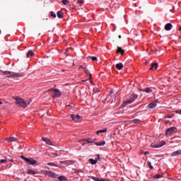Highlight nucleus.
<instances>
[{
    "label": "nucleus",
    "instance_id": "4c0bfd02",
    "mask_svg": "<svg viewBox=\"0 0 181 181\" xmlns=\"http://www.w3.org/2000/svg\"><path fill=\"white\" fill-rule=\"evenodd\" d=\"M83 71H85V73H86V74H88V69L86 67L83 68Z\"/></svg>",
    "mask_w": 181,
    "mask_h": 181
},
{
    "label": "nucleus",
    "instance_id": "09e8293b",
    "mask_svg": "<svg viewBox=\"0 0 181 181\" xmlns=\"http://www.w3.org/2000/svg\"><path fill=\"white\" fill-rule=\"evenodd\" d=\"M148 153H149V152H148V151H147V152H145V153H144V155H147Z\"/></svg>",
    "mask_w": 181,
    "mask_h": 181
},
{
    "label": "nucleus",
    "instance_id": "f03ea898",
    "mask_svg": "<svg viewBox=\"0 0 181 181\" xmlns=\"http://www.w3.org/2000/svg\"><path fill=\"white\" fill-rule=\"evenodd\" d=\"M136 98H138V95L133 93L132 94L130 95V99H129L123 103V104H122L123 107H126V105H128V104H132V103H134V101H135Z\"/></svg>",
    "mask_w": 181,
    "mask_h": 181
},
{
    "label": "nucleus",
    "instance_id": "8fccbe9b",
    "mask_svg": "<svg viewBox=\"0 0 181 181\" xmlns=\"http://www.w3.org/2000/svg\"><path fill=\"white\" fill-rule=\"evenodd\" d=\"M60 163H66V161H61Z\"/></svg>",
    "mask_w": 181,
    "mask_h": 181
},
{
    "label": "nucleus",
    "instance_id": "49530a36",
    "mask_svg": "<svg viewBox=\"0 0 181 181\" xmlns=\"http://www.w3.org/2000/svg\"><path fill=\"white\" fill-rule=\"evenodd\" d=\"M92 75L91 74H89V80H91Z\"/></svg>",
    "mask_w": 181,
    "mask_h": 181
},
{
    "label": "nucleus",
    "instance_id": "e433bc0d",
    "mask_svg": "<svg viewBox=\"0 0 181 181\" xmlns=\"http://www.w3.org/2000/svg\"><path fill=\"white\" fill-rule=\"evenodd\" d=\"M99 159H100V155L98 154L96 156V158H95V160H96V162H98Z\"/></svg>",
    "mask_w": 181,
    "mask_h": 181
},
{
    "label": "nucleus",
    "instance_id": "ddd939ff",
    "mask_svg": "<svg viewBox=\"0 0 181 181\" xmlns=\"http://www.w3.org/2000/svg\"><path fill=\"white\" fill-rule=\"evenodd\" d=\"M83 141H85L86 142H87V144H94V142H95V141H97L96 139H84L83 140Z\"/></svg>",
    "mask_w": 181,
    "mask_h": 181
},
{
    "label": "nucleus",
    "instance_id": "9b49d317",
    "mask_svg": "<svg viewBox=\"0 0 181 181\" xmlns=\"http://www.w3.org/2000/svg\"><path fill=\"white\" fill-rule=\"evenodd\" d=\"M6 141L7 142H16V141H18V138H16V137H10V138L6 139Z\"/></svg>",
    "mask_w": 181,
    "mask_h": 181
},
{
    "label": "nucleus",
    "instance_id": "f8f14e48",
    "mask_svg": "<svg viewBox=\"0 0 181 181\" xmlns=\"http://www.w3.org/2000/svg\"><path fill=\"white\" fill-rule=\"evenodd\" d=\"M164 145H166V141H161V144H160L159 146L151 144V146L152 148H161V146H163Z\"/></svg>",
    "mask_w": 181,
    "mask_h": 181
},
{
    "label": "nucleus",
    "instance_id": "864d4df0",
    "mask_svg": "<svg viewBox=\"0 0 181 181\" xmlns=\"http://www.w3.org/2000/svg\"><path fill=\"white\" fill-rule=\"evenodd\" d=\"M119 39H121V35H119Z\"/></svg>",
    "mask_w": 181,
    "mask_h": 181
},
{
    "label": "nucleus",
    "instance_id": "39448f33",
    "mask_svg": "<svg viewBox=\"0 0 181 181\" xmlns=\"http://www.w3.org/2000/svg\"><path fill=\"white\" fill-rule=\"evenodd\" d=\"M21 159H23V160H25V162H26L27 163H28V165H36V163H37V161L36 160H34L32 158H26L23 156H21Z\"/></svg>",
    "mask_w": 181,
    "mask_h": 181
},
{
    "label": "nucleus",
    "instance_id": "3c124183",
    "mask_svg": "<svg viewBox=\"0 0 181 181\" xmlns=\"http://www.w3.org/2000/svg\"><path fill=\"white\" fill-rule=\"evenodd\" d=\"M178 30L181 32V26L178 28Z\"/></svg>",
    "mask_w": 181,
    "mask_h": 181
},
{
    "label": "nucleus",
    "instance_id": "a18cd8bd",
    "mask_svg": "<svg viewBox=\"0 0 181 181\" xmlns=\"http://www.w3.org/2000/svg\"><path fill=\"white\" fill-rule=\"evenodd\" d=\"M110 97H111V95H110V93L107 95V99L110 98Z\"/></svg>",
    "mask_w": 181,
    "mask_h": 181
},
{
    "label": "nucleus",
    "instance_id": "79ce46f5",
    "mask_svg": "<svg viewBox=\"0 0 181 181\" xmlns=\"http://www.w3.org/2000/svg\"><path fill=\"white\" fill-rule=\"evenodd\" d=\"M113 93H114V89H110L109 94L111 95V94H113Z\"/></svg>",
    "mask_w": 181,
    "mask_h": 181
},
{
    "label": "nucleus",
    "instance_id": "5701e85b",
    "mask_svg": "<svg viewBox=\"0 0 181 181\" xmlns=\"http://www.w3.org/2000/svg\"><path fill=\"white\" fill-rule=\"evenodd\" d=\"M27 173H28V175H37V173H36L33 170H28Z\"/></svg>",
    "mask_w": 181,
    "mask_h": 181
},
{
    "label": "nucleus",
    "instance_id": "1a4fd4ad",
    "mask_svg": "<svg viewBox=\"0 0 181 181\" xmlns=\"http://www.w3.org/2000/svg\"><path fill=\"white\" fill-rule=\"evenodd\" d=\"M172 28H173V25L170 23H168L165 25V30L167 31L172 30Z\"/></svg>",
    "mask_w": 181,
    "mask_h": 181
},
{
    "label": "nucleus",
    "instance_id": "cd10ccee",
    "mask_svg": "<svg viewBox=\"0 0 181 181\" xmlns=\"http://www.w3.org/2000/svg\"><path fill=\"white\" fill-rule=\"evenodd\" d=\"M47 165L49 166H56L57 168H59V165H57L56 164H54V163H48Z\"/></svg>",
    "mask_w": 181,
    "mask_h": 181
},
{
    "label": "nucleus",
    "instance_id": "9d476101",
    "mask_svg": "<svg viewBox=\"0 0 181 181\" xmlns=\"http://www.w3.org/2000/svg\"><path fill=\"white\" fill-rule=\"evenodd\" d=\"M141 91L143 93H146L147 94H149L152 93L153 90L151 88H146L144 89H141Z\"/></svg>",
    "mask_w": 181,
    "mask_h": 181
},
{
    "label": "nucleus",
    "instance_id": "b1692460",
    "mask_svg": "<svg viewBox=\"0 0 181 181\" xmlns=\"http://www.w3.org/2000/svg\"><path fill=\"white\" fill-rule=\"evenodd\" d=\"M89 162L91 163V165H96L97 164V160L90 158L89 159Z\"/></svg>",
    "mask_w": 181,
    "mask_h": 181
},
{
    "label": "nucleus",
    "instance_id": "7c9ffc66",
    "mask_svg": "<svg viewBox=\"0 0 181 181\" xmlns=\"http://www.w3.org/2000/svg\"><path fill=\"white\" fill-rule=\"evenodd\" d=\"M7 162L6 159L0 160V165H2V163H6Z\"/></svg>",
    "mask_w": 181,
    "mask_h": 181
},
{
    "label": "nucleus",
    "instance_id": "c756f323",
    "mask_svg": "<svg viewBox=\"0 0 181 181\" xmlns=\"http://www.w3.org/2000/svg\"><path fill=\"white\" fill-rule=\"evenodd\" d=\"M63 5H69V0H62Z\"/></svg>",
    "mask_w": 181,
    "mask_h": 181
},
{
    "label": "nucleus",
    "instance_id": "dca6fc26",
    "mask_svg": "<svg viewBox=\"0 0 181 181\" xmlns=\"http://www.w3.org/2000/svg\"><path fill=\"white\" fill-rule=\"evenodd\" d=\"M148 108H156V102H152L148 105Z\"/></svg>",
    "mask_w": 181,
    "mask_h": 181
},
{
    "label": "nucleus",
    "instance_id": "bb28decb",
    "mask_svg": "<svg viewBox=\"0 0 181 181\" xmlns=\"http://www.w3.org/2000/svg\"><path fill=\"white\" fill-rule=\"evenodd\" d=\"M80 118H81V117H80V115H77L75 116V119H74V121H75L76 122H78V119H80Z\"/></svg>",
    "mask_w": 181,
    "mask_h": 181
},
{
    "label": "nucleus",
    "instance_id": "a878e982",
    "mask_svg": "<svg viewBox=\"0 0 181 181\" xmlns=\"http://www.w3.org/2000/svg\"><path fill=\"white\" fill-rule=\"evenodd\" d=\"M58 179H59V181H66V180H67V178H66V177H64L63 175L59 176Z\"/></svg>",
    "mask_w": 181,
    "mask_h": 181
},
{
    "label": "nucleus",
    "instance_id": "4be33fe9",
    "mask_svg": "<svg viewBox=\"0 0 181 181\" xmlns=\"http://www.w3.org/2000/svg\"><path fill=\"white\" fill-rule=\"evenodd\" d=\"M95 145L97 146H104V145H105V141L96 142L95 143Z\"/></svg>",
    "mask_w": 181,
    "mask_h": 181
},
{
    "label": "nucleus",
    "instance_id": "0eeeda50",
    "mask_svg": "<svg viewBox=\"0 0 181 181\" xmlns=\"http://www.w3.org/2000/svg\"><path fill=\"white\" fill-rule=\"evenodd\" d=\"M91 179L95 181H111L107 178H99V177H94V176H92Z\"/></svg>",
    "mask_w": 181,
    "mask_h": 181
},
{
    "label": "nucleus",
    "instance_id": "5fc2aeb1",
    "mask_svg": "<svg viewBox=\"0 0 181 181\" xmlns=\"http://www.w3.org/2000/svg\"><path fill=\"white\" fill-rule=\"evenodd\" d=\"M2 105V102L0 101V105Z\"/></svg>",
    "mask_w": 181,
    "mask_h": 181
},
{
    "label": "nucleus",
    "instance_id": "f704fd0d",
    "mask_svg": "<svg viewBox=\"0 0 181 181\" xmlns=\"http://www.w3.org/2000/svg\"><path fill=\"white\" fill-rule=\"evenodd\" d=\"M51 155L53 156V158H56V157L59 156V155L57 154V153H51Z\"/></svg>",
    "mask_w": 181,
    "mask_h": 181
},
{
    "label": "nucleus",
    "instance_id": "a211bd4d",
    "mask_svg": "<svg viewBox=\"0 0 181 181\" xmlns=\"http://www.w3.org/2000/svg\"><path fill=\"white\" fill-rule=\"evenodd\" d=\"M117 53H120V54H124V53H125V50L122 49L121 47H118Z\"/></svg>",
    "mask_w": 181,
    "mask_h": 181
},
{
    "label": "nucleus",
    "instance_id": "2f4dec72",
    "mask_svg": "<svg viewBox=\"0 0 181 181\" xmlns=\"http://www.w3.org/2000/svg\"><path fill=\"white\" fill-rule=\"evenodd\" d=\"M141 120H139V119H135L134 120L132 121V122H134V124H138V122H139Z\"/></svg>",
    "mask_w": 181,
    "mask_h": 181
},
{
    "label": "nucleus",
    "instance_id": "aec40b11",
    "mask_svg": "<svg viewBox=\"0 0 181 181\" xmlns=\"http://www.w3.org/2000/svg\"><path fill=\"white\" fill-rule=\"evenodd\" d=\"M35 55V52H33V51L30 50L28 51V52L27 53V59H29V57H31L32 56Z\"/></svg>",
    "mask_w": 181,
    "mask_h": 181
},
{
    "label": "nucleus",
    "instance_id": "7ed1b4c3",
    "mask_svg": "<svg viewBox=\"0 0 181 181\" xmlns=\"http://www.w3.org/2000/svg\"><path fill=\"white\" fill-rule=\"evenodd\" d=\"M3 74L5 76H7V77H14V78L15 77H17V78L23 77V74H18V73L13 74V72L9 71H5L3 72Z\"/></svg>",
    "mask_w": 181,
    "mask_h": 181
},
{
    "label": "nucleus",
    "instance_id": "412c9836",
    "mask_svg": "<svg viewBox=\"0 0 181 181\" xmlns=\"http://www.w3.org/2000/svg\"><path fill=\"white\" fill-rule=\"evenodd\" d=\"M153 69H155V70L158 69V63H153L151 64V66L150 67V70H153Z\"/></svg>",
    "mask_w": 181,
    "mask_h": 181
},
{
    "label": "nucleus",
    "instance_id": "4468645a",
    "mask_svg": "<svg viewBox=\"0 0 181 181\" xmlns=\"http://www.w3.org/2000/svg\"><path fill=\"white\" fill-rule=\"evenodd\" d=\"M42 141H44V142H46V144H47V145H53L52 144V140H50L47 138L42 137Z\"/></svg>",
    "mask_w": 181,
    "mask_h": 181
},
{
    "label": "nucleus",
    "instance_id": "c85d7f7f",
    "mask_svg": "<svg viewBox=\"0 0 181 181\" xmlns=\"http://www.w3.org/2000/svg\"><path fill=\"white\" fill-rule=\"evenodd\" d=\"M148 168H150V169H153V166H152V163H151V161H148Z\"/></svg>",
    "mask_w": 181,
    "mask_h": 181
},
{
    "label": "nucleus",
    "instance_id": "de8ad7c7",
    "mask_svg": "<svg viewBox=\"0 0 181 181\" xmlns=\"http://www.w3.org/2000/svg\"><path fill=\"white\" fill-rule=\"evenodd\" d=\"M67 107H69V108H71V105H68Z\"/></svg>",
    "mask_w": 181,
    "mask_h": 181
},
{
    "label": "nucleus",
    "instance_id": "6e6552de",
    "mask_svg": "<svg viewBox=\"0 0 181 181\" xmlns=\"http://www.w3.org/2000/svg\"><path fill=\"white\" fill-rule=\"evenodd\" d=\"M46 175H47V176H49V177H57V174L52 171H47Z\"/></svg>",
    "mask_w": 181,
    "mask_h": 181
},
{
    "label": "nucleus",
    "instance_id": "f3484780",
    "mask_svg": "<svg viewBox=\"0 0 181 181\" xmlns=\"http://www.w3.org/2000/svg\"><path fill=\"white\" fill-rule=\"evenodd\" d=\"M116 69H117V70H122V69H124V65L122 64V63L117 64Z\"/></svg>",
    "mask_w": 181,
    "mask_h": 181
},
{
    "label": "nucleus",
    "instance_id": "f257e3e1",
    "mask_svg": "<svg viewBox=\"0 0 181 181\" xmlns=\"http://www.w3.org/2000/svg\"><path fill=\"white\" fill-rule=\"evenodd\" d=\"M14 100H16V105L21 107V108H26V107H28L26 102H25V100H23V99H22L21 97L16 96L14 98Z\"/></svg>",
    "mask_w": 181,
    "mask_h": 181
},
{
    "label": "nucleus",
    "instance_id": "393cba45",
    "mask_svg": "<svg viewBox=\"0 0 181 181\" xmlns=\"http://www.w3.org/2000/svg\"><path fill=\"white\" fill-rule=\"evenodd\" d=\"M103 132H107V129H103L102 130H99L96 132L97 135H99L100 134H103Z\"/></svg>",
    "mask_w": 181,
    "mask_h": 181
},
{
    "label": "nucleus",
    "instance_id": "473e14b6",
    "mask_svg": "<svg viewBox=\"0 0 181 181\" xmlns=\"http://www.w3.org/2000/svg\"><path fill=\"white\" fill-rule=\"evenodd\" d=\"M155 179H160V177H162V175H159V174H156L154 176Z\"/></svg>",
    "mask_w": 181,
    "mask_h": 181
},
{
    "label": "nucleus",
    "instance_id": "37998d69",
    "mask_svg": "<svg viewBox=\"0 0 181 181\" xmlns=\"http://www.w3.org/2000/svg\"><path fill=\"white\" fill-rule=\"evenodd\" d=\"M173 116H170V115H165V118H173Z\"/></svg>",
    "mask_w": 181,
    "mask_h": 181
},
{
    "label": "nucleus",
    "instance_id": "2eb2a0df",
    "mask_svg": "<svg viewBox=\"0 0 181 181\" xmlns=\"http://www.w3.org/2000/svg\"><path fill=\"white\" fill-rule=\"evenodd\" d=\"M181 155V150H177L171 153V156H179Z\"/></svg>",
    "mask_w": 181,
    "mask_h": 181
},
{
    "label": "nucleus",
    "instance_id": "ea45409f",
    "mask_svg": "<svg viewBox=\"0 0 181 181\" xmlns=\"http://www.w3.org/2000/svg\"><path fill=\"white\" fill-rule=\"evenodd\" d=\"M94 93H100V90L98 88L93 89Z\"/></svg>",
    "mask_w": 181,
    "mask_h": 181
},
{
    "label": "nucleus",
    "instance_id": "c9c22d12",
    "mask_svg": "<svg viewBox=\"0 0 181 181\" xmlns=\"http://www.w3.org/2000/svg\"><path fill=\"white\" fill-rule=\"evenodd\" d=\"M91 60H93V62H95L97 61V57H90Z\"/></svg>",
    "mask_w": 181,
    "mask_h": 181
},
{
    "label": "nucleus",
    "instance_id": "423d86ee",
    "mask_svg": "<svg viewBox=\"0 0 181 181\" xmlns=\"http://www.w3.org/2000/svg\"><path fill=\"white\" fill-rule=\"evenodd\" d=\"M49 91H54V94L52 95V98H59L62 96V93L59 89L51 88Z\"/></svg>",
    "mask_w": 181,
    "mask_h": 181
},
{
    "label": "nucleus",
    "instance_id": "c03bdc74",
    "mask_svg": "<svg viewBox=\"0 0 181 181\" xmlns=\"http://www.w3.org/2000/svg\"><path fill=\"white\" fill-rule=\"evenodd\" d=\"M175 112H176V114H181V110H176Z\"/></svg>",
    "mask_w": 181,
    "mask_h": 181
},
{
    "label": "nucleus",
    "instance_id": "603ef678",
    "mask_svg": "<svg viewBox=\"0 0 181 181\" xmlns=\"http://www.w3.org/2000/svg\"><path fill=\"white\" fill-rule=\"evenodd\" d=\"M80 69H84V67H83V66H80Z\"/></svg>",
    "mask_w": 181,
    "mask_h": 181
},
{
    "label": "nucleus",
    "instance_id": "72a5a7b5",
    "mask_svg": "<svg viewBox=\"0 0 181 181\" xmlns=\"http://www.w3.org/2000/svg\"><path fill=\"white\" fill-rule=\"evenodd\" d=\"M50 15L52 16V18H56V13H54V12L50 11Z\"/></svg>",
    "mask_w": 181,
    "mask_h": 181
},
{
    "label": "nucleus",
    "instance_id": "a19ab883",
    "mask_svg": "<svg viewBox=\"0 0 181 181\" xmlns=\"http://www.w3.org/2000/svg\"><path fill=\"white\" fill-rule=\"evenodd\" d=\"M77 4H83V0H77Z\"/></svg>",
    "mask_w": 181,
    "mask_h": 181
},
{
    "label": "nucleus",
    "instance_id": "58836bf2",
    "mask_svg": "<svg viewBox=\"0 0 181 181\" xmlns=\"http://www.w3.org/2000/svg\"><path fill=\"white\" fill-rule=\"evenodd\" d=\"M71 118L73 119V121H74L75 118H76V115H71Z\"/></svg>",
    "mask_w": 181,
    "mask_h": 181
},
{
    "label": "nucleus",
    "instance_id": "20e7f679",
    "mask_svg": "<svg viewBox=\"0 0 181 181\" xmlns=\"http://www.w3.org/2000/svg\"><path fill=\"white\" fill-rule=\"evenodd\" d=\"M176 132H177V129L176 127H170L165 132V136H172V135H173V134H176Z\"/></svg>",
    "mask_w": 181,
    "mask_h": 181
},
{
    "label": "nucleus",
    "instance_id": "6e6d98bb",
    "mask_svg": "<svg viewBox=\"0 0 181 181\" xmlns=\"http://www.w3.org/2000/svg\"><path fill=\"white\" fill-rule=\"evenodd\" d=\"M82 145H86V143H83Z\"/></svg>",
    "mask_w": 181,
    "mask_h": 181
},
{
    "label": "nucleus",
    "instance_id": "6ab92c4d",
    "mask_svg": "<svg viewBox=\"0 0 181 181\" xmlns=\"http://www.w3.org/2000/svg\"><path fill=\"white\" fill-rule=\"evenodd\" d=\"M64 15V13H63V11H59L57 13V16L58 18H59V19H62V18H63Z\"/></svg>",
    "mask_w": 181,
    "mask_h": 181
}]
</instances>
